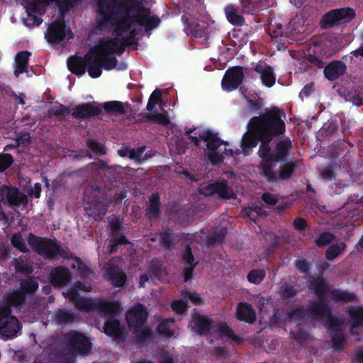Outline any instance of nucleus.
Instances as JSON below:
<instances>
[{
  "instance_id": "9",
  "label": "nucleus",
  "mask_w": 363,
  "mask_h": 363,
  "mask_svg": "<svg viewBox=\"0 0 363 363\" xmlns=\"http://www.w3.org/2000/svg\"><path fill=\"white\" fill-rule=\"evenodd\" d=\"M355 17V10L346 7L331 10L325 13L320 21V28L328 29L335 25L349 23Z\"/></svg>"
},
{
  "instance_id": "10",
  "label": "nucleus",
  "mask_w": 363,
  "mask_h": 363,
  "mask_svg": "<svg viewBox=\"0 0 363 363\" xmlns=\"http://www.w3.org/2000/svg\"><path fill=\"white\" fill-rule=\"evenodd\" d=\"M65 339L71 350L83 355L89 354L91 343L84 333L75 330L71 331L67 333Z\"/></svg>"
},
{
  "instance_id": "46",
  "label": "nucleus",
  "mask_w": 363,
  "mask_h": 363,
  "mask_svg": "<svg viewBox=\"0 0 363 363\" xmlns=\"http://www.w3.org/2000/svg\"><path fill=\"white\" fill-rule=\"evenodd\" d=\"M69 113L70 109L69 107L62 104H58L57 106H52L48 110L49 116H54L60 121H65Z\"/></svg>"
},
{
  "instance_id": "1",
  "label": "nucleus",
  "mask_w": 363,
  "mask_h": 363,
  "mask_svg": "<svg viewBox=\"0 0 363 363\" xmlns=\"http://www.w3.org/2000/svg\"><path fill=\"white\" fill-rule=\"evenodd\" d=\"M284 115L283 110L276 108L259 142L258 155L264 160L262 163H260L259 169L268 182H274L277 179V173L274 171L272 164V150H271L269 143L274 138L284 134L286 125L281 118Z\"/></svg>"
},
{
  "instance_id": "19",
  "label": "nucleus",
  "mask_w": 363,
  "mask_h": 363,
  "mask_svg": "<svg viewBox=\"0 0 363 363\" xmlns=\"http://www.w3.org/2000/svg\"><path fill=\"white\" fill-rule=\"evenodd\" d=\"M86 69H88V74L91 78L96 79L100 77L102 73V64L99 57V52H96L95 46L90 48L86 53Z\"/></svg>"
},
{
  "instance_id": "43",
  "label": "nucleus",
  "mask_w": 363,
  "mask_h": 363,
  "mask_svg": "<svg viewBox=\"0 0 363 363\" xmlns=\"http://www.w3.org/2000/svg\"><path fill=\"white\" fill-rule=\"evenodd\" d=\"M296 168V162H286L280 165L278 175H277V179L278 178L280 180H288L289 179L293 174L294 173Z\"/></svg>"
},
{
  "instance_id": "20",
  "label": "nucleus",
  "mask_w": 363,
  "mask_h": 363,
  "mask_svg": "<svg viewBox=\"0 0 363 363\" xmlns=\"http://www.w3.org/2000/svg\"><path fill=\"white\" fill-rule=\"evenodd\" d=\"M119 36H116L113 39L104 40V38L99 39V48L103 51L109 52V53L122 54L125 52L126 48L130 47V45L124 40L122 38L120 39Z\"/></svg>"
},
{
  "instance_id": "55",
  "label": "nucleus",
  "mask_w": 363,
  "mask_h": 363,
  "mask_svg": "<svg viewBox=\"0 0 363 363\" xmlns=\"http://www.w3.org/2000/svg\"><path fill=\"white\" fill-rule=\"evenodd\" d=\"M11 245L22 252L23 253H27L29 252V249L27 247L25 241L21 233H14L11 238Z\"/></svg>"
},
{
  "instance_id": "61",
  "label": "nucleus",
  "mask_w": 363,
  "mask_h": 363,
  "mask_svg": "<svg viewBox=\"0 0 363 363\" xmlns=\"http://www.w3.org/2000/svg\"><path fill=\"white\" fill-rule=\"evenodd\" d=\"M162 101V92L160 89H156L150 94L146 109L149 111H152L155 105Z\"/></svg>"
},
{
  "instance_id": "38",
  "label": "nucleus",
  "mask_w": 363,
  "mask_h": 363,
  "mask_svg": "<svg viewBox=\"0 0 363 363\" xmlns=\"http://www.w3.org/2000/svg\"><path fill=\"white\" fill-rule=\"evenodd\" d=\"M125 106L130 108V104L128 102L124 104L120 101H109L103 104V108L108 114L125 115Z\"/></svg>"
},
{
  "instance_id": "13",
  "label": "nucleus",
  "mask_w": 363,
  "mask_h": 363,
  "mask_svg": "<svg viewBox=\"0 0 363 363\" xmlns=\"http://www.w3.org/2000/svg\"><path fill=\"white\" fill-rule=\"evenodd\" d=\"M66 23L63 19L52 21L48 27L45 40L50 44H59L66 38Z\"/></svg>"
},
{
  "instance_id": "62",
  "label": "nucleus",
  "mask_w": 363,
  "mask_h": 363,
  "mask_svg": "<svg viewBox=\"0 0 363 363\" xmlns=\"http://www.w3.org/2000/svg\"><path fill=\"white\" fill-rule=\"evenodd\" d=\"M13 162V157L9 153H0V172L9 168Z\"/></svg>"
},
{
  "instance_id": "39",
  "label": "nucleus",
  "mask_w": 363,
  "mask_h": 363,
  "mask_svg": "<svg viewBox=\"0 0 363 363\" xmlns=\"http://www.w3.org/2000/svg\"><path fill=\"white\" fill-rule=\"evenodd\" d=\"M96 52H99V57L102 64V67L106 70H111L116 67L118 60L115 56H113V53H109L107 51H103L99 48V43L95 45Z\"/></svg>"
},
{
  "instance_id": "41",
  "label": "nucleus",
  "mask_w": 363,
  "mask_h": 363,
  "mask_svg": "<svg viewBox=\"0 0 363 363\" xmlns=\"http://www.w3.org/2000/svg\"><path fill=\"white\" fill-rule=\"evenodd\" d=\"M352 330L363 325V307L351 306L348 310Z\"/></svg>"
},
{
  "instance_id": "32",
  "label": "nucleus",
  "mask_w": 363,
  "mask_h": 363,
  "mask_svg": "<svg viewBox=\"0 0 363 363\" xmlns=\"http://www.w3.org/2000/svg\"><path fill=\"white\" fill-rule=\"evenodd\" d=\"M149 203L145 209L146 216L152 220L157 218L161 213V201L158 193H152L149 197Z\"/></svg>"
},
{
  "instance_id": "23",
  "label": "nucleus",
  "mask_w": 363,
  "mask_h": 363,
  "mask_svg": "<svg viewBox=\"0 0 363 363\" xmlns=\"http://www.w3.org/2000/svg\"><path fill=\"white\" fill-rule=\"evenodd\" d=\"M105 279L114 287H122L127 281V275L121 269L111 266L104 272Z\"/></svg>"
},
{
  "instance_id": "33",
  "label": "nucleus",
  "mask_w": 363,
  "mask_h": 363,
  "mask_svg": "<svg viewBox=\"0 0 363 363\" xmlns=\"http://www.w3.org/2000/svg\"><path fill=\"white\" fill-rule=\"evenodd\" d=\"M4 187L7 189L6 199L9 206H19L20 205L23 203H26L28 202L27 196L21 192L18 188H8L6 186Z\"/></svg>"
},
{
  "instance_id": "5",
  "label": "nucleus",
  "mask_w": 363,
  "mask_h": 363,
  "mask_svg": "<svg viewBox=\"0 0 363 363\" xmlns=\"http://www.w3.org/2000/svg\"><path fill=\"white\" fill-rule=\"evenodd\" d=\"M113 21L111 25L115 26V33L116 36H120L121 33L128 32L134 23L143 26L145 32L152 30L157 28L161 20L156 15H150L149 8H142L137 14L133 16H125L121 18L116 22ZM111 25V23H109Z\"/></svg>"
},
{
  "instance_id": "31",
  "label": "nucleus",
  "mask_w": 363,
  "mask_h": 363,
  "mask_svg": "<svg viewBox=\"0 0 363 363\" xmlns=\"http://www.w3.org/2000/svg\"><path fill=\"white\" fill-rule=\"evenodd\" d=\"M254 69L260 75L264 86L270 88L274 85L276 77L272 67L257 64Z\"/></svg>"
},
{
  "instance_id": "44",
  "label": "nucleus",
  "mask_w": 363,
  "mask_h": 363,
  "mask_svg": "<svg viewBox=\"0 0 363 363\" xmlns=\"http://www.w3.org/2000/svg\"><path fill=\"white\" fill-rule=\"evenodd\" d=\"M287 317L290 321H297L305 320L308 318H313L308 312V307L305 308L302 306L288 311Z\"/></svg>"
},
{
  "instance_id": "26",
  "label": "nucleus",
  "mask_w": 363,
  "mask_h": 363,
  "mask_svg": "<svg viewBox=\"0 0 363 363\" xmlns=\"http://www.w3.org/2000/svg\"><path fill=\"white\" fill-rule=\"evenodd\" d=\"M346 65L340 60H335L324 67V75L330 81H335L346 73Z\"/></svg>"
},
{
  "instance_id": "42",
  "label": "nucleus",
  "mask_w": 363,
  "mask_h": 363,
  "mask_svg": "<svg viewBox=\"0 0 363 363\" xmlns=\"http://www.w3.org/2000/svg\"><path fill=\"white\" fill-rule=\"evenodd\" d=\"M347 249V244L345 242L333 243L326 249L325 252L328 261H333L339 257L342 252Z\"/></svg>"
},
{
  "instance_id": "59",
  "label": "nucleus",
  "mask_w": 363,
  "mask_h": 363,
  "mask_svg": "<svg viewBox=\"0 0 363 363\" xmlns=\"http://www.w3.org/2000/svg\"><path fill=\"white\" fill-rule=\"evenodd\" d=\"M174 322V319L164 320L160 322L157 327V332L167 337H171L174 335V332L170 329L169 322Z\"/></svg>"
},
{
  "instance_id": "57",
  "label": "nucleus",
  "mask_w": 363,
  "mask_h": 363,
  "mask_svg": "<svg viewBox=\"0 0 363 363\" xmlns=\"http://www.w3.org/2000/svg\"><path fill=\"white\" fill-rule=\"evenodd\" d=\"M335 238L333 233L328 231L323 232L315 240V244L319 247L326 246L329 245Z\"/></svg>"
},
{
  "instance_id": "22",
  "label": "nucleus",
  "mask_w": 363,
  "mask_h": 363,
  "mask_svg": "<svg viewBox=\"0 0 363 363\" xmlns=\"http://www.w3.org/2000/svg\"><path fill=\"white\" fill-rule=\"evenodd\" d=\"M96 311L101 312L105 319L107 317H116L122 311L121 304L118 301H108L99 299L96 303Z\"/></svg>"
},
{
  "instance_id": "56",
  "label": "nucleus",
  "mask_w": 363,
  "mask_h": 363,
  "mask_svg": "<svg viewBox=\"0 0 363 363\" xmlns=\"http://www.w3.org/2000/svg\"><path fill=\"white\" fill-rule=\"evenodd\" d=\"M266 277V272L264 269H257L251 270L247 274V280L252 284H260Z\"/></svg>"
},
{
  "instance_id": "36",
  "label": "nucleus",
  "mask_w": 363,
  "mask_h": 363,
  "mask_svg": "<svg viewBox=\"0 0 363 363\" xmlns=\"http://www.w3.org/2000/svg\"><path fill=\"white\" fill-rule=\"evenodd\" d=\"M27 296L19 289L7 292L5 299L10 307L19 308L23 306Z\"/></svg>"
},
{
  "instance_id": "7",
  "label": "nucleus",
  "mask_w": 363,
  "mask_h": 363,
  "mask_svg": "<svg viewBox=\"0 0 363 363\" xmlns=\"http://www.w3.org/2000/svg\"><path fill=\"white\" fill-rule=\"evenodd\" d=\"M199 193L205 197H216L223 200L236 198V194L233 189L224 179L201 184L199 187Z\"/></svg>"
},
{
  "instance_id": "37",
  "label": "nucleus",
  "mask_w": 363,
  "mask_h": 363,
  "mask_svg": "<svg viewBox=\"0 0 363 363\" xmlns=\"http://www.w3.org/2000/svg\"><path fill=\"white\" fill-rule=\"evenodd\" d=\"M216 332L220 337H225L232 340L236 344H242L243 339L238 335L234 333L233 330L225 322H221L216 325Z\"/></svg>"
},
{
  "instance_id": "52",
  "label": "nucleus",
  "mask_w": 363,
  "mask_h": 363,
  "mask_svg": "<svg viewBox=\"0 0 363 363\" xmlns=\"http://www.w3.org/2000/svg\"><path fill=\"white\" fill-rule=\"evenodd\" d=\"M96 301H92L89 298H80L79 296L77 299H75V307L79 311H91L96 310Z\"/></svg>"
},
{
  "instance_id": "16",
  "label": "nucleus",
  "mask_w": 363,
  "mask_h": 363,
  "mask_svg": "<svg viewBox=\"0 0 363 363\" xmlns=\"http://www.w3.org/2000/svg\"><path fill=\"white\" fill-rule=\"evenodd\" d=\"M191 330L199 335L208 334L215 327L213 320L207 315L195 311L190 323Z\"/></svg>"
},
{
  "instance_id": "3",
  "label": "nucleus",
  "mask_w": 363,
  "mask_h": 363,
  "mask_svg": "<svg viewBox=\"0 0 363 363\" xmlns=\"http://www.w3.org/2000/svg\"><path fill=\"white\" fill-rule=\"evenodd\" d=\"M145 8L139 1H117L110 4L107 0H98L96 10V28L100 30L105 29L116 20V15L118 11H123L125 16H131V13L137 14L139 11Z\"/></svg>"
},
{
  "instance_id": "60",
  "label": "nucleus",
  "mask_w": 363,
  "mask_h": 363,
  "mask_svg": "<svg viewBox=\"0 0 363 363\" xmlns=\"http://www.w3.org/2000/svg\"><path fill=\"white\" fill-rule=\"evenodd\" d=\"M181 258L184 263L187 266H191L196 264L197 266L198 262H195L194 257L192 254L191 247L189 244H186L184 247V252H182Z\"/></svg>"
},
{
  "instance_id": "49",
  "label": "nucleus",
  "mask_w": 363,
  "mask_h": 363,
  "mask_svg": "<svg viewBox=\"0 0 363 363\" xmlns=\"http://www.w3.org/2000/svg\"><path fill=\"white\" fill-rule=\"evenodd\" d=\"M145 118L147 121L152 122L161 125H168L170 124V119L166 113H156L145 114Z\"/></svg>"
},
{
  "instance_id": "2",
  "label": "nucleus",
  "mask_w": 363,
  "mask_h": 363,
  "mask_svg": "<svg viewBox=\"0 0 363 363\" xmlns=\"http://www.w3.org/2000/svg\"><path fill=\"white\" fill-rule=\"evenodd\" d=\"M311 289L317 299L308 306V311L318 320L325 317V326L330 333H337L344 330L342 321L333 315V309L326 302V294L329 291V284L323 278H317L311 284Z\"/></svg>"
},
{
  "instance_id": "14",
  "label": "nucleus",
  "mask_w": 363,
  "mask_h": 363,
  "mask_svg": "<svg viewBox=\"0 0 363 363\" xmlns=\"http://www.w3.org/2000/svg\"><path fill=\"white\" fill-rule=\"evenodd\" d=\"M96 101L91 103H82L76 105L72 108V116L77 120H86L91 117H96L102 112L101 107L96 105Z\"/></svg>"
},
{
  "instance_id": "30",
  "label": "nucleus",
  "mask_w": 363,
  "mask_h": 363,
  "mask_svg": "<svg viewBox=\"0 0 363 363\" xmlns=\"http://www.w3.org/2000/svg\"><path fill=\"white\" fill-rule=\"evenodd\" d=\"M330 298L336 303L345 304L356 302L357 296L353 291L335 288L330 291Z\"/></svg>"
},
{
  "instance_id": "28",
  "label": "nucleus",
  "mask_w": 363,
  "mask_h": 363,
  "mask_svg": "<svg viewBox=\"0 0 363 363\" xmlns=\"http://www.w3.org/2000/svg\"><path fill=\"white\" fill-rule=\"evenodd\" d=\"M242 13L255 15L268 6L267 0H240Z\"/></svg>"
},
{
  "instance_id": "18",
  "label": "nucleus",
  "mask_w": 363,
  "mask_h": 363,
  "mask_svg": "<svg viewBox=\"0 0 363 363\" xmlns=\"http://www.w3.org/2000/svg\"><path fill=\"white\" fill-rule=\"evenodd\" d=\"M21 330V325L18 320L8 313L3 318L1 325H0V335L3 339H11L17 336Z\"/></svg>"
},
{
  "instance_id": "11",
  "label": "nucleus",
  "mask_w": 363,
  "mask_h": 363,
  "mask_svg": "<svg viewBox=\"0 0 363 363\" xmlns=\"http://www.w3.org/2000/svg\"><path fill=\"white\" fill-rule=\"evenodd\" d=\"M244 68L242 66H233L226 69L221 80V87L225 91L236 90L244 80Z\"/></svg>"
},
{
  "instance_id": "21",
  "label": "nucleus",
  "mask_w": 363,
  "mask_h": 363,
  "mask_svg": "<svg viewBox=\"0 0 363 363\" xmlns=\"http://www.w3.org/2000/svg\"><path fill=\"white\" fill-rule=\"evenodd\" d=\"M72 274L69 269L64 267H57L52 269L49 273V280L54 286L62 287L69 283Z\"/></svg>"
},
{
  "instance_id": "53",
  "label": "nucleus",
  "mask_w": 363,
  "mask_h": 363,
  "mask_svg": "<svg viewBox=\"0 0 363 363\" xmlns=\"http://www.w3.org/2000/svg\"><path fill=\"white\" fill-rule=\"evenodd\" d=\"M346 337L342 332L335 333L331 338V347L335 352L342 351L345 347Z\"/></svg>"
},
{
  "instance_id": "35",
  "label": "nucleus",
  "mask_w": 363,
  "mask_h": 363,
  "mask_svg": "<svg viewBox=\"0 0 363 363\" xmlns=\"http://www.w3.org/2000/svg\"><path fill=\"white\" fill-rule=\"evenodd\" d=\"M30 55L31 53L28 51H21L16 54L15 57L16 69L14 70V74L16 77L27 72Z\"/></svg>"
},
{
  "instance_id": "58",
  "label": "nucleus",
  "mask_w": 363,
  "mask_h": 363,
  "mask_svg": "<svg viewBox=\"0 0 363 363\" xmlns=\"http://www.w3.org/2000/svg\"><path fill=\"white\" fill-rule=\"evenodd\" d=\"M86 147L93 152L99 155H105L106 153L105 145L92 138L86 140Z\"/></svg>"
},
{
  "instance_id": "24",
  "label": "nucleus",
  "mask_w": 363,
  "mask_h": 363,
  "mask_svg": "<svg viewBox=\"0 0 363 363\" xmlns=\"http://www.w3.org/2000/svg\"><path fill=\"white\" fill-rule=\"evenodd\" d=\"M291 149V141L289 138L278 142L272 150V164L273 162H285Z\"/></svg>"
},
{
  "instance_id": "27",
  "label": "nucleus",
  "mask_w": 363,
  "mask_h": 363,
  "mask_svg": "<svg viewBox=\"0 0 363 363\" xmlns=\"http://www.w3.org/2000/svg\"><path fill=\"white\" fill-rule=\"evenodd\" d=\"M199 138L206 142L207 149L210 151L217 150L221 145H228L227 141L221 140L217 133L211 130H206L199 135Z\"/></svg>"
},
{
  "instance_id": "45",
  "label": "nucleus",
  "mask_w": 363,
  "mask_h": 363,
  "mask_svg": "<svg viewBox=\"0 0 363 363\" xmlns=\"http://www.w3.org/2000/svg\"><path fill=\"white\" fill-rule=\"evenodd\" d=\"M298 290L296 288L295 285L284 282L280 287L279 294L282 300L289 302L298 294Z\"/></svg>"
},
{
  "instance_id": "51",
  "label": "nucleus",
  "mask_w": 363,
  "mask_h": 363,
  "mask_svg": "<svg viewBox=\"0 0 363 363\" xmlns=\"http://www.w3.org/2000/svg\"><path fill=\"white\" fill-rule=\"evenodd\" d=\"M226 235V229L221 228L214 231L209 237L206 240V243L208 247L214 246L216 244H220L223 242Z\"/></svg>"
},
{
  "instance_id": "64",
  "label": "nucleus",
  "mask_w": 363,
  "mask_h": 363,
  "mask_svg": "<svg viewBox=\"0 0 363 363\" xmlns=\"http://www.w3.org/2000/svg\"><path fill=\"white\" fill-rule=\"evenodd\" d=\"M296 269L302 274H308L311 268V264L306 259H300L296 260L294 263Z\"/></svg>"
},
{
  "instance_id": "48",
  "label": "nucleus",
  "mask_w": 363,
  "mask_h": 363,
  "mask_svg": "<svg viewBox=\"0 0 363 363\" xmlns=\"http://www.w3.org/2000/svg\"><path fill=\"white\" fill-rule=\"evenodd\" d=\"M75 313L66 308L59 309L55 313V320L58 324H66L74 321Z\"/></svg>"
},
{
  "instance_id": "4",
  "label": "nucleus",
  "mask_w": 363,
  "mask_h": 363,
  "mask_svg": "<svg viewBox=\"0 0 363 363\" xmlns=\"http://www.w3.org/2000/svg\"><path fill=\"white\" fill-rule=\"evenodd\" d=\"M276 108L267 110L258 116H252L241 139L240 147L245 155H250L263 137Z\"/></svg>"
},
{
  "instance_id": "40",
  "label": "nucleus",
  "mask_w": 363,
  "mask_h": 363,
  "mask_svg": "<svg viewBox=\"0 0 363 363\" xmlns=\"http://www.w3.org/2000/svg\"><path fill=\"white\" fill-rule=\"evenodd\" d=\"M38 287L39 284L38 281L35 278L30 277L21 281L18 289L28 297V296L33 295Z\"/></svg>"
},
{
  "instance_id": "29",
  "label": "nucleus",
  "mask_w": 363,
  "mask_h": 363,
  "mask_svg": "<svg viewBox=\"0 0 363 363\" xmlns=\"http://www.w3.org/2000/svg\"><path fill=\"white\" fill-rule=\"evenodd\" d=\"M68 69L78 77L83 76L87 68L86 54L84 57L73 55L67 59Z\"/></svg>"
},
{
  "instance_id": "25",
  "label": "nucleus",
  "mask_w": 363,
  "mask_h": 363,
  "mask_svg": "<svg viewBox=\"0 0 363 363\" xmlns=\"http://www.w3.org/2000/svg\"><path fill=\"white\" fill-rule=\"evenodd\" d=\"M235 317L240 321L254 324L257 320V313L251 304L239 303L236 308Z\"/></svg>"
},
{
  "instance_id": "12",
  "label": "nucleus",
  "mask_w": 363,
  "mask_h": 363,
  "mask_svg": "<svg viewBox=\"0 0 363 363\" xmlns=\"http://www.w3.org/2000/svg\"><path fill=\"white\" fill-rule=\"evenodd\" d=\"M148 312L141 303H137L130 308L125 313L127 323L133 333L137 332L147 321Z\"/></svg>"
},
{
  "instance_id": "15",
  "label": "nucleus",
  "mask_w": 363,
  "mask_h": 363,
  "mask_svg": "<svg viewBox=\"0 0 363 363\" xmlns=\"http://www.w3.org/2000/svg\"><path fill=\"white\" fill-rule=\"evenodd\" d=\"M103 332L108 337L118 341H124L126 337L125 328L116 317H107L103 326Z\"/></svg>"
},
{
  "instance_id": "47",
  "label": "nucleus",
  "mask_w": 363,
  "mask_h": 363,
  "mask_svg": "<svg viewBox=\"0 0 363 363\" xmlns=\"http://www.w3.org/2000/svg\"><path fill=\"white\" fill-rule=\"evenodd\" d=\"M159 242L166 250H171L175 244L174 235L169 229L160 233Z\"/></svg>"
},
{
  "instance_id": "8",
  "label": "nucleus",
  "mask_w": 363,
  "mask_h": 363,
  "mask_svg": "<svg viewBox=\"0 0 363 363\" xmlns=\"http://www.w3.org/2000/svg\"><path fill=\"white\" fill-rule=\"evenodd\" d=\"M181 20L184 25V30L187 35L191 34L204 42H208L216 35V28L208 22L198 21L192 23L186 15H182Z\"/></svg>"
},
{
  "instance_id": "34",
  "label": "nucleus",
  "mask_w": 363,
  "mask_h": 363,
  "mask_svg": "<svg viewBox=\"0 0 363 363\" xmlns=\"http://www.w3.org/2000/svg\"><path fill=\"white\" fill-rule=\"evenodd\" d=\"M240 9L234 4H228L224 8V13L228 21L233 26H242L245 23L244 16Z\"/></svg>"
},
{
  "instance_id": "17",
  "label": "nucleus",
  "mask_w": 363,
  "mask_h": 363,
  "mask_svg": "<svg viewBox=\"0 0 363 363\" xmlns=\"http://www.w3.org/2000/svg\"><path fill=\"white\" fill-rule=\"evenodd\" d=\"M84 200L86 201V204L89 205V207H86V209H89V211L88 214L92 217L94 220H100L106 213V207L99 199L98 195L90 197L89 190H86Z\"/></svg>"
},
{
  "instance_id": "54",
  "label": "nucleus",
  "mask_w": 363,
  "mask_h": 363,
  "mask_svg": "<svg viewBox=\"0 0 363 363\" xmlns=\"http://www.w3.org/2000/svg\"><path fill=\"white\" fill-rule=\"evenodd\" d=\"M133 333L135 335L136 342L140 344H145L146 341L151 340L153 336L152 330L150 327H145L141 330L137 329V332Z\"/></svg>"
},
{
  "instance_id": "50",
  "label": "nucleus",
  "mask_w": 363,
  "mask_h": 363,
  "mask_svg": "<svg viewBox=\"0 0 363 363\" xmlns=\"http://www.w3.org/2000/svg\"><path fill=\"white\" fill-rule=\"evenodd\" d=\"M289 335L291 339L300 344H302V342H307L308 337L310 336L308 335V332L303 328V326L301 324H298L296 325V330L290 331Z\"/></svg>"
},
{
  "instance_id": "63",
  "label": "nucleus",
  "mask_w": 363,
  "mask_h": 363,
  "mask_svg": "<svg viewBox=\"0 0 363 363\" xmlns=\"http://www.w3.org/2000/svg\"><path fill=\"white\" fill-rule=\"evenodd\" d=\"M171 307L179 315H183L187 310L186 302L183 299H176L172 303Z\"/></svg>"
},
{
  "instance_id": "6",
  "label": "nucleus",
  "mask_w": 363,
  "mask_h": 363,
  "mask_svg": "<svg viewBox=\"0 0 363 363\" xmlns=\"http://www.w3.org/2000/svg\"><path fill=\"white\" fill-rule=\"evenodd\" d=\"M28 242L37 253L46 259L57 260L60 258L70 259L72 257V252H67L55 240L30 233Z\"/></svg>"
}]
</instances>
